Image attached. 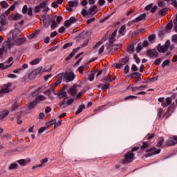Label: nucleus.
<instances>
[{
    "label": "nucleus",
    "instance_id": "nucleus-1",
    "mask_svg": "<svg viewBox=\"0 0 177 177\" xmlns=\"http://www.w3.org/2000/svg\"><path fill=\"white\" fill-rule=\"evenodd\" d=\"M57 82L50 87L51 91H54L55 88H56L57 85H60L63 79L66 82H71L72 81H74L75 79V75L73 71L62 72L57 75Z\"/></svg>",
    "mask_w": 177,
    "mask_h": 177
},
{
    "label": "nucleus",
    "instance_id": "nucleus-2",
    "mask_svg": "<svg viewBox=\"0 0 177 177\" xmlns=\"http://www.w3.org/2000/svg\"><path fill=\"white\" fill-rule=\"evenodd\" d=\"M41 9H43V13H46L49 11V8L48 7V3L46 1H43L39 5L36 6L35 8V13H39Z\"/></svg>",
    "mask_w": 177,
    "mask_h": 177
},
{
    "label": "nucleus",
    "instance_id": "nucleus-3",
    "mask_svg": "<svg viewBox=\"0 0 177 177\" xmlns=\"http://www.w3.org/2000/svg\"><path fill=\"white\" fill-rule=\"evenodd\" d=\"M135 160V153H132V151H127L125 155L124 159H122V164H129Z\"/></svg>",
    "mask_w": 177,
    "mask_h": 177
},
{
    "label": "nucleus",
    "instance_id": "nucleus-4",
    "mask_svg": "<svg viewBox=\"0 0 177 177\" xmlns=\"http://www.w3.org/2000/svg\"><path fill=\"white\" fill-rule=\"evenodd\" d=\"M171 46V41L169 40H167L164 46H161V44H158L157 49L160 53H165V52H167L168 50V48Z\"/></svg>",
    "mask_w": 177,
    "mask_h": 177
},
{
    "label": "nucleus",
    "instance_id": "nucleus-5",
    "mask_svg": "<svg viewBox=\"0 0 177 177\" xmlns=\"http://www.w3.org/2000/svg\"><path fill=\"white\" fill-rule=\"evenodd\" d=\"M24 42H26V38L16 39L15 37H13L11 43H10V47H11L12 45H17V46L23 45V44H24Z\"/></svg>",
    "mask_w": 177,
    "mask_h": 177
},
{
    "label": "nucleus",
    "instance_id": "nucleus-6",
    "mask_svg": "<svg viewBox=\"0 0 177 177\" xmlns=\"http://www.w3.org/2000/svg\"><path fill=\"white\" fill-rule=\"evenodd\" d=\"M8 12L6 11L0 16V24L1 26H6V19H8Z\"/></svg>",
    "mask_w": 177,
    "mask_h": 177
},
{
    "label": "nucleus",
    "instance_id": "nucleus-7",
    "mask_svg": "<svg viewBox=\"0 0 177 177\" xmlns=\"http://www.w3.org/2000/svg\"><path fill=\"white\" fill-rule=\"evenodd\" d=\"M6 49H10V42L6 41L3 44V48H0V56L3 55V52L7 50Z\"/></svg>",
    "mask_w": 177,
    "mask_h": 177
},
{
    "label": "nucleus",
    "instance_id": "nucleus-8",
    "mask_svg": "<svg viewBox=\"0 0 177 177\" xmlns=\"http://www.w3.org/2000/svg\"><path fill=\"white\" fill-rule=\"evenodd\" d=\"M147 55L149 57H158V52L157 50L152 49V50H148L147 51Z\"/></svg>",
    "mask_w": 177,
    "mask_h": 177
},
{
    "label": "nucleus",
    "instance_id": "nucleus-9",
    "mask_svg": "<svg viewBox=\"0 0 177 177\" xmlns=\"http://www.w3.org/2000/svg\"><path fill=\"white\" fill-rule=\"evenodd\" d=\"M97 9V6H93V7L90 8L88 9V17H92V16H93V15H96L97 10H96Z\"/></svg>",
    "mask_w": 177,
    "mask_h": 177
},
{
    "label": "nucleus",
    "instance_id": "nucleus-10",
    "mask_svg": "<svg viewBox=\"0 0 177 177\" xmlns=\"http://www.w3.org/2000/svg\"><path fill=\"white\" fill-rule=\"evenodd\" d=\"M12 86V83H8L3 86L2 89L0 90V94L1 93H8L9 92V88Z\"/></svg>",
    "mask_w": 177,
    "mask_h": 177
},
{
    "label": "nucleus",
    "instance_id": "nucleus-11",
    "mask_svg": "<svg viewBox=\"0 0 177 177\" xmlns=\"http://www.w3.org/2000/svg\"><path fill=\"white\" fill-rule=\"evenodd\" d=\"M177 145V136H174L171 140L167 142L166 146H175Z\"/></svg>",
    "mask_w": 177,
    "mask_h": 177
},
{
    "label": "nucleus",
    "instance_id": "nucleus-12",
    "mask_svg": "<svg viewBox=\"0 0 177 177\" xmlns=\"http://www.w3.org/2000/svg\"><path fill=\"white\" fill-rule=\"evenodd\" d=\"M81 49V48L78 47L77 48L73 49V50L71 53V54L65 59V60L66 62H68V60H70V59H71V57H74V56L75 55V53H77V52H78V50Z\"/></svg>",
    "mask_w": 177,
    "mask_h": 177
},
{
    "label": "nucleus",
    "instance_id": "nucleus-13",
    "mask_svg": "<svg viewBox=\"0 0 177 177\" xmlns=\"http://www.w3.org/2000/svg\"><path fill=\"white\" fill-rule=\"evenodd\" d=\"M88 34H89V32L88 30L82 32L77 37V41H81V39L86 38V37H88Z\"/></svg>",
    "mask_w": 177,
    "mask_h": 177
},
{
    "label": "nucleus",
    "instance_id": "nucleus-14",
    "mask_svg": "<svg viewBox=\"0 0 177 177\" xmlns=\"http://www.w3.org/2000/svg\"><path fill=\"white\" fill-rule=\"evenodd\" d=\"M66 106H70L71 104H73V100H68L67 101L64 100L59 103L61 107H63L64 109V107H66Z\"/></svg>",
    "mask_w": 177,
    "mask_h": 177
},
{
    "label": "nucleus",
    "instance_id": "nucleus-15",
    "mask_svg": "<svg viewBox=\"0 0 177 177\" xmlns=\"http://www.w3.org/2000/svg\"><path fill=\"white\" fill-rule=\"evenodd\" d=\"M145 10H151V13H154L157 10V6L153 7V3L149 4L145 7Z\"/></svg>",
    "mask_w": 177,
    "mask_h": 177
},
{
    "label": "nucleus",
    "instance_id": "nucleus-16",
    "mask_svg": "<svg viewBox=\"0 0 177 177\" xmlns=\"http://www.w3.org/2000/svg\"><path fill=\"white\" fill-rule=\"evenodd\" d=\"M21 19H23V15L19 14V13H15V14H12L11 15V20H21Z\"/></svg>",
    "mask_w": 177,
    "mask_h": 177
},
{
    "label": "nucleus",
    "instance_id": "nucleus-17",
    "mask_svg": "<svg viewBox=\"0 0 177 177\" xmlns=\"http://www.w3.org/2000/svg\"><path fill=\"white\" fill-rule=\"evenodd\" d=\"M115 35H117V30H115L111 35L110 39H109V42L110 44H114L115 42Z\"/></svg>",
    "mask_w": 177,
    "mask_h": 177
},
{
    "label": "nucleus",
    "instance_id": "nucleus-18",
    "mask_svg": "<svg viewBox=\"0 0 177 177\" xmlns=\"http://www.w3.org/2000/svg\"><path fill=\"white\" fill-rule=\"evenodd\" d=\"M37 104H38V102H37V100H35V101L29 103L28 104V107L29 109V110H32L33 109L35 108V106H37Z\"/></svg>",
    "mask_w": 177,
    "mask_h": 177
},
{
    "label": "nucleus",
    "instance_id": "nucleus-19",
    "mask_svg": "<svg viewBox=\"0 0 177 177\" xmlns=\"http://www.w3.org/2000/svg\"><path fill=\"white\" fill-rule=\"evenodd\" d=\"M145 19H146V14L144 13L136 18L135 21L139 23V21H142V20H145Z\"/></svg>",
    "mask_w": 177,
    "mask_h": 177
},
{
    "label": "nucleus",
    "instance_id": "nucleus-20",
    "mask_svg": "<svg viewBox=\"0 0 177 177\" xmlns=\"http://www.w3.org/2000/svg\"><path fill=\"white\" fill-rule=\"evenodd\" d=\"M30 161H31L30 159H28V160L21 159L18 160V162L20 165H22L23 167H24V165H27V162H30Z\"/></svg>",
    "mask_w": 177,
    "mask_h": 177
},
{
    "label": "nucleus",
    "instance_id": "nucleus-21",
    "mask_svg": "<svg viewBox=\"0 0 177 177\" xmlns=\"http://www.w3.org/2000/svg\"><path fill=\"white\" fill-rule=\"evenodd\" d=\"M172 103V99L171 97H168L166 98V103H162V107H167V106H169Z\"/></svg>",
    "mask_w": 177,
    "mask_h": 177
},
{
    "label": "nucleus",
    "instance_id": "nucleus-22",
    "mask_svg": "<svg viewBox=\"0 0 177 177\" xmlns=\"http://www.w3.org/2000/svg\"><path fill=\"white\" fill-rule=\"evenodd\" d=\"M39 34V30H35L33 33L28 35V39H32V38H35L36 35H38Z\"/></svg>",
    "mask_w": 177,
    "mask_h": 177
},
{
    "label": "nucleus",
    "instance_id": "nucleus-23",
    "mask_svg": "<svg viewBox=\"0 0 177 177\" xmlns=\"http://www.w3.org/2000/svg\"><path fill=\"white\" fill-rule=\"evenodd\" d=\"M68 6L69 8H74V6H78V1H71L68 2Z\"/></svg>",
    "mask_w": 177,
    "mask_h": 177
},
{
    "label": "nucleus",
    "instance_id": "nucleus-24",
    "mask_svg": "<svg viewBox=\"0 0 177 177\" xmlns=\"http://www.w3.org/2000/svg\"><path fill=\"white\" fill-rule=\"evenodd\" d=\"M125 30H127V26L123 25L119 30L120 35H125Z\"/></svg>",
    "mask_w": 177,
    "mask_h": 177
},
{
    "label": "nucleus",
    "instance_id": "nucleus-25",
    "mask_svg": "<svg viewBox=\"0 0 177 177\" xmlns=\"http://www.w3.org/2000/svg\"><path fill=\"white\" fill-rule=\"evenodd\" d=\"M134 49L135 47L133 46V45L131 44L128 46L127 50V52H129V53H133Z\"/></svg>",
    "mask_w": 177,
    "mask_h": 177
},
{
    "label": "nucleus",
    "instance_id": "nucleus-26",
    "mask_svg": "<svg viewBox=\"0 0 177 177\" xmlns=\"http://www.w3.org/2000/svg\"><path fill=\"white\" fill-rule=\"evenodd\" d=\"M8 114H9V111H3L0 113V120H2V118H5V117H6V115H8Z\"/></svg>",
    "mask_w": 177,
    "mask_h": 177
},
{
    "label": "nucleus",
    "instance_id": "nucleus-27",
    "mask_svg": "<svg viewBox=\"0 0 177 177\" xmlns=\"http://www.w3.org/2000/svg\"><path fill=\"white\" fill-rule=\"evenodd\" d=\"M102 81H103L104 82H111V81H113V80H111V76L108 75L106 77H104Z\"/></svg>",
    "mask_w": 177,
    "mask_h": 177
},
{
    "label": "nucleus",
    "instance_id": "nucleus-28",
    "mask_svg": "<svg viewBox=\"0 0 177 177\" xmlns=\"http://www.w3.org/2000/svg\"><path fill=\"white\" fill-rule=\"evenodd\" d=\"M0 6H1V8H3V9H6V8L9 7V4H8V2L3 1L0 2Z\"/></svg>",
    "mask_w": 177,
    "mask_h": 177
},
{
    "label": "nucleus",
    "instance_id": "nucleus-29",
    "mask_svg": "<svg viewBox=\"0 0 177 177\" xmlns=\"http://www.w3.org/2000/svg\"><path fill=\"white\" fill-rule=\"evenodd\" d=\"M69 93L72 95V96H74L77 93V88L75 87H72L69 89Z\"/></svg>",
    "mask_w": 177,
    "mask_h": 177
},
{
    "label": "nucleus",
    "instance_id": "nucleus-30",
    "mask_svg": "<svg viewBox=\"0 0 177 177\" xmlns=\"http://www.w3.org/2000/svg\"><path fill=\"white\" fill-rule=\"evenodd\" d=\"M144 48V46L142 43H140L138 44V46L136 48V52L137 53H139V52H140V50H142Z\"/></svg>",
    "mask_w": 177,
    "mask_h": 177
},
{
    "label": "nucleus",
    "instance_id": "nucleus-31",
    "mask_svg": "<svg viewBox=\"0 0 177 177\" xmlns=\"http://www.w3.org/2000/svg\"><path fill=\"white\" fill-rule=\"evenodd\" d=\"M46 99V97L44 96V95H39L37 96V99L35 100H37V103L38 102H44V100H45Z\"/></svg>",
    "mask_w": 177,
    "mask_h": 177
},
{
    "label": "nucleus",
    "instance_id": "nucleus-32",
    "mask_svg": "<svg viewBox=\"0 0 177 177\" xmlns=\"http://www.w3.org/2000/svg\"><path fill=\"white\" fill-rule=\"evenodd\" d=\"M66 96H67V93L66 91H63L58 94L59 99H63V97H66Z\"/></svg>",
    "mask_w": 177,
    "mask_h": 177
},
{
    "label": "nucleus",
    "instance_id": "nucleus-33",
    "mask_svg": "<svg viewBox=\"0 0 177 177\" xmlns=\"http://www.w3.org/2000/svg\"><path fill=\"white\" fill-rule=\"evenodd\" d=\"M85 109V105L84 104H82L80 106V109L79 110H77L75 113L76 115L80 114V113H82V110H84Z\"/></svg>",
    "mask_w": 177,
    "mask_h": 177
},
{
    "label": "nucleus",
    "instance_id": "nucleus-34",
    "mask_svg": "<svg viewBox=\"0 0 177 177\" xmlns=\"http://www.w3.org/2000/svg\"><path fill=\"white\" fill-rule=\"evenodd\" d=\"M128 62H129V58H124L122 59V61L120 62V64L121 66H125V64H127V63H128Z\"/></svg>",
    "mask_w": 177,
    "mask_h": 177
},
{
    "label": "nucleus",
    "instance_id": "nucleus-35",
    "mask_svg": "<svg viewBox=\"0 0 177 177\" xmlns=\"http://www.w3.org/2000/svg\"><path fill=\"white\" fill-rule=\"evenodd\" d=\"M39 62H41V59H34L32 62H30V64H31V66H34L35 64H38V63H39Z\"/></svg>",
    "mask_w": 177,
    "mask_h": 177
},
{
    "label": "nucleus",
    "instance_id": "nucleus-36",
    "mask_svg": "<svg viewBox=\"0 0 177 177\" xmlns=\"http://www.w3.org/2000/svg\"><path fill=\"white\" fill-rule=\"evenodd\" d=\"M159 15L160 16H165L167 15V9L164 8L160 10Z\"/></svg>",
    "mask_w": 177,
    "mask_h": 177
},
{
    "label": "nucleus",
    "instance_id": "nucleus-37",
    "mask_svg": "<svg viewBox=\"0 0 177 177\" xmlns=\"http://www.w3.org/2000/svg\"><path fill=\"white\" fill-rule=\"evenodd\" d=\"M88 11H87L85 9H83L81 12V14H82V16H83V17H85V16H87L88 17Z\"/></svg>",
    "mask_w": 177,
    "mask_h": 177
},
{
    "label": "nucleus",
    "instance_id": "nucleus-38",
    "mask_svg": "<svg viewBox=\"0 0 177 177\" xmlns=\"http://www.w3.org/2000/svg\"><path fill=\"white\" fill-rule=\"evenodd\" d=\"M148 39L149 42H153L156 39V35H151L149 36Z\"/></svg>",
    "mask_w": 177,
    "mask_h": 177
},
{
    "label": "nucleus",
    "instance_id": "nucleus-39",
    "mask_svg": "<svg viewBox=\"0 0 177 177\" xmlns=\"http://www.w3.org/2000/svg\"><path fill=\"white\" fill-rule=\"evenodd\" d=\"M147 147H149V144H147V142H144L142 143V145L141 146L142 150H145L146 149H147Z\"/></svg>",
    "mask_w": 177,
    "mask_h": 177
},
{
    "label": "nucleus",
    "instance_id": "nucleus-40",
    "mask_svg": "<svg viewBox=\"0 0 177 177\" xmlns=\"http://www.w3.org/2000/svg\"><path fill=\"white\" fill-rule=\"evenodd\" d=\"M162 143H164V138H160L159 142L157 143L158 147H161V146H162Z\"/></svg>",
    "mask_w": 177,
    "mask_h": 177
},
{
    "label": "nucleus",
    "instance_id": "nucleus-41",
    "mask_svg": "<svg viewBox=\"0 0 177 177\" xmlns=\"http://www.w3.org/2000/svg\"><path fill=\"white\" fill-rule=\"evenodd\" d=\"M15 8H16V6L15 5H12L6 12H8V14L9 15V13H10V11L13 10L14 9H15Z\"/></svg>",
    "mask_w": 177,
    "mask_h": 177
},
{
    "label": "nucleus",
    "instance_id": "nucleus-42",
    "mask_svg": "<svg viewBox=\"0 0 177 177\" xmlns=\"http://www.w3.org/2000/svg\"><path fill=\"white\" fill-rule=\"evenodd\" d=\"M43 17V23H44V27L47 28V27H49V22L48 23H46V20L45 19V15H43L42 16Z\"/></svg>",
    "mask_w": 177,
    "mask_h": 177
},
{
    "label": "nucleus",
    "instance_id": "nucleus-43",
    "mask_svg": "<svg viewBox=\"0 0 177 177\" xmlns=\"http://www.w3.org/2000/svg\"><path fill=\"white\" fill-rule=\"evenodd\" d=\"M28 10V7L27 6V5L24 6L22 8V13L25 15V13H27Z\"/></svg>",
    "mask_w": 177,
    "mask_h": 177
},
{
    "label": "nucleus",
    "instance_id": "nucleus-44",
    "mask_svg": "<svg viewBox=\"0 0 177 177\" xmlns=\"http://www.w3.org/2000/svg\"><path fill=\"white\" fill-rule=\"evenodd\" d=\"M12 66V64H10V65H7V66H3V64H0V68L1 69V70H5V68H9V67H10Z\"/></svg>",
    "mask_w": 177,
    "mask_h": 177
},
{
    "label": "nucleus",
    "instance_id": "nucleus-45",
    "mask_svg": "<svg viewBox=\"0 0 177 177\" xmlns=\"http://www.w3.org/2000/svg\"><path fill=\"white\" fill-rule=\"evenodd\" d=\"M16 168H17V164L16 163H12L9 167V169H16Z\"/></svg>",
    "mask_w": 177,
    "mask_h": 177
},
{
    "label": "nucleus",
    "instance_id": "nucleus-46",
    "mask_svg": "<svg viewBox=\"0 0 177 177\" xmlns=\"http://www.w3.org/2000/svg\"><path fill=\"white\" fill-rule=\"evenodd\" d=\"M48 161V158H46L44 159H42L41 160V164L39 165V167H43L44 164H45V162H46Z\"/></svg>",
    "mask_w": 177,
    "mask_h": 177
},
{
    "label": "nucleus",
    "instance_id": "nucleus-47",
    "mask_svg": "<svg viewBox=\"0 0 177 177\" xmlns=\"http://www.w3.org/2000/svg\"><path fill=\"white\" fill-rule=\"evenodd\" d=\"M169 64V59H166L162 64V67H165V66H168Z\"/></svg>",
    "mask_w": 177,
    "mask_h": 177
},
{
    "label": "nucleus",
    "instance_id": "nucleus-48",
    "mask_svg": "<svg viewBox=\"0 0 177 177\" xmlns=\"http://www.w3.org/2000/svg\"><path fill=\"white\" fill-rule=\"evenodd\" d=\"M69 21H70L71 24H74V23H75V21H77V19L74 17H72L70 18Z\"/></svg>",
    "mask_w": 177,
    "mask_h": 177
},
{
    "label": "nucleus",
    "instance_id": "nucleus-49",
    "mask_svg": "<svg viewBox=\"0 0 177 177\" xmlns=\"http://www.w3.org/2000/svg\"><path fill=\"white\" fill-rule=\"evenodd\" d=\"M138 77H140V73H134L131 74L132 78H138Z\"/></svg>",
    "mask_w": 177,
    "mask_h": 177
},
{
    "label": "nucleus",
    "instance_id": "nucleus-50",
    "mask_svg": "<svg viewBox=\"0 0 177 177\" xmlns=\"http://www.w3.org/2000/svg\"><path fill=\"white\" fill-rule=\"evenodd\" d=\"M104 52V46H102L98 50V55H102Z\"/></svg>",
    "mask_w": 177,
    "mask_h": 177
},
{
    "label": "nucleus",
    "instance_id": "nucleus-51",
    "mask_svg": "<svg viewBox=\"0 0 177 177\" xmlns=\"http://www.w3.org/2000/svg\"><path fill=\"white\" fill-rule=\"evenodd\" d=\"M110 88V84H106L102 86V91H106V89H109Z\"/></svg>",
    "mask_w": 177,
    "mask_h": 177
},
{
    "label": "nucleus",
    "instance_id": "nucleus-52",
    "mask_svg": "<svg viewBox=\"0 0 177 177\" xmlns=\"http://www.w3.org/2000/svg\"><path fill=\"white\" fill-rule=\"evenodd\" d=\"M89 81H93L95 80V73L93 72L88 76Z\"/></svg>",
    "mask_w": 177,
    "mask_h": 177
},
{
    "label": "nucleus",
    "instance_id": "nucleus-53",
    "mask_svg": "<svg viewBox=\"0 0 177 177\" xmlns=\"http://www.w3.org/2000/svg\"><path fill=\"white\" fill-rule=\"evenodd\" d=\"M69 46H73V43H67L64 45L63 49H67V48H69Z\"/></svg>",
    "mask_w": 177,
    "mask_h": 177
},
{
    "label": "nucleus",
    "instance_id": "nucleus-54",
    "mask_svg": "<svg viewBox=\"0 0 177 177\" xmlns=\"http://www.w3.org/2000/svg\"><path fill=\"white\" fill-rule=\"evenodd\" d=\"M129 71V66L128 65H126L124 68V74H128V72Z\"/></svg>",
    "mask_w": 177,
    "mask_h": 177
},
{
    "label": "nucleus",
    "instance_id": "nucleus-55",
    "mask_svg": "<svg viewBox=\"0 0 177 177\" xmlns=\"http://www.w3.org/2000/svg\"><path fill=\"white\" fill-rule=\"evenodd\" d=\"M57 27V24L55 21H52V24H51V28H56Z\"/></svg>",
    "mask_w": 177,
    "mask_h": 177
},
{
    "label": "nucleus",
    "instance_id": "nucleus-56",
    "mask_svg": "<svg viewBox=\"0 0 177 177\" xmlns=\"http://www.w3.org/2000/svg\"><path fill=\"white\" fill-rule=\"evenodd\" d=\"M119 48H121V44H118L115 45L113 46V49H114V50L118 49Z\"/></svg>",
    "mask_w": 177,
    "mask_h": 177
},
{
    "label": "nucleus",
    "instance_id": "nucleus-57",
    "mask_svg": "<svg viewBox=\"0 0 177 177\" xmlns=\"http://www.w3.org/2000/svg\"><path fill=\"white\" fill-rule=\"evenodd\" d=\"M64 26L65 27H70L71 26V22H70L69 19L65 21Z\"/></svg>",
    "mask_w": 177,
    "mask_h": 177
},
{
    "label": "nucleus",
    "instance_id": "nucleus-58",
    "mask_svg": "<svg viewBox=\"0 0 177 177\" xmlns=\"http://www.w3.org/2000/svg\"><path fill=\"white\" fill-rule=\"evenodd\" d=\"M172 42H177V35H174L171 37Z\"/></svg>",
    "mask_w": 177,
    "mask_h": 177
},
{
    "label": "nucleus",
    "instance_id": "nucleus-59",
    "mask_svg": "<svg viewBox=\"0 0 177 177\" xmlns=\"http://www.w3.org/2000/svg\"><path fill=\"white\" fill-rule=\"evenodd\" d=\"M136 96L135 95H129L124 98V100H128V99H136Z\"/></svg>",
    "mask_w": 177,
    "mask_h": 177
},
{
    "label": "nucleus",
    "instance_id": "nucleus-60",
    "mask_svg": "<svg viewBox=\"0 0 177 177\" xmlns=\"http://www.w3.org/2000/svg\"><path fill=\"white\" fill-rule=\"evenodd\" d=\"M51 93H52V91H50V89H48L44 91V94L46 95L47 96H50Z\"/></svg>",
    "mask_w": 177,
    "mask_h": 177
},
{
    "label": "nucleus",
    "instance_id": "nucleus-61",
    "mask_svg": "<svg viewBox=\"0 0 177 177\" xmlns=\"http://www.w3.org/2000/svg\"><path fill=\"white\" fill-rule=\"evenodd\" d=\"M104 3H106V0H99L98 1V5L100 6H103Z\"/></svg>",
    "mask_w": 177,
    "mask_h": 177
},
{
    "label": "nucleus",
    "instance_id": "nucleus-62",
    "mask_svg": "<svg viewBox=\"0 0 177 177\" xmlns=\"http://www.w3.org/2000/svg\"><path fill=\"white\" fill-rule=\"evenodd\" d=\"M172 26H173L172 22L169 23L166 27L167 30H171Z\"/></svg>",
    "mask_w": 177,
    "mask_h": 177
},
{
    "label": "nucleus",
    "instance_id": "nucleus-63",
    "mask_svg": "<svg viewBox=\"0 0 177 177\" xmlns=\"http://www.w3.org/2000/svg\"><path fill=\"white\" fill-rule=\"evenodd\" d=\"M28 16H32V8H29L28 9Z\"/></svg>",
    "mask_w": 177,
    "mask_h": 177
},
{
    "label": "nucleus",
    "instance_id": "nucleus-64",
    "mask_svg": "<svg viewBox=\"0 0 177 177\" xmlns=\"http://www.w3.org/2000/svg\"><path fill=\"white\" fill-rule=\"evenodd\" d=\"M138 150H139V147H134L131 149V151H131V153H133V151H138Z\"/></svg>",
    "mask_w": 177,
    "mask_h": 177
}]
</instances>
